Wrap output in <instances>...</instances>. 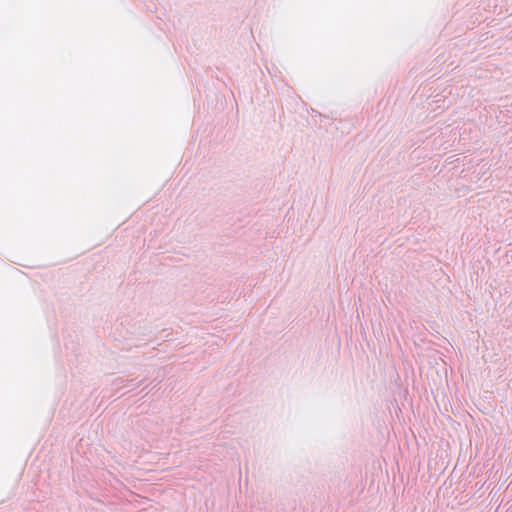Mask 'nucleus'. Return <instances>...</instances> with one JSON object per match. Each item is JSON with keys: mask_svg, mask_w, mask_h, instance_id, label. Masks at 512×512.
<instances>
[{"mask_svg": "<svg viewBox=\"0 0 512 512\" xmlns=\"http://www.w3.org/2000/svg\"><path fill=\"white\" fill-rule=\"evenodd\" d=\"M142 382H143V380L126 379V380H122L120 382V385H121L120 387L122 389H125V391L123 392V394H125L126 392L135 390L137 387H139L141 385Z\"/></svg>", "mask_w": 512, "mask_h": 512, "instance_id": "obj_1", "label": "nucleus"}]
</instances>
